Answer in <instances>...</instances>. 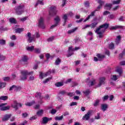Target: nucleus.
<instances>
[{"mask_svg": "<svg viewBox=\"0 0 125 125\" xmlns=\"http://www.w3.org/2000/svg\"><path fill=\"white\" fill-rule=\"evenodd\" d=\"M32 34L31 33L28 32L26 35V37L28 38V42H32L33 41H36V38L35 37V36H31Z\"/></svg>", "mask_w": 125, "mask_h": 125, "instance_id": "6e6552de", "label": "nucleus"}, {"mask_svg": "<svg viewBox=\"0 0 125 125\" xmlns=\"http://www.w3.org/2000/svg\"><path fill=\"white\" fill-rule=\"evenodd\" d=\"M35 103H36V102L33 101L30 103H27L25 104L26 106H32V105H34V104H35Z\"/></svg>", "mask_w": 125, "mask_h": 125, "instance_id": "f704fd0d", "label": "nucleus"}, {"mask_svg": "<svg viewBox=\"0 0 125 125\" xmlns=\"http://www.w3.org/2000/svg\"><path fill=\"white\" fill-rule=\"evenodd\" d=\"M89 83H90V86H92V85H94L95 83V80H94L92 81H91L90 82H89Z\"/></svg>", "mask_w": 125, "mask_h": 125, "instance_id": "052dcab7", "label": "nucleus"}, {"mask_svg": "<svg viewBox=\"0 0 125 125\" xmlns=\"http://www.w3.org/2000/svg\"><path fill=\"white\" fill-rule=\"evenodd\" d=\"M101 109L103 111V112H105L107 109H108V104H102L101 106Z\"/></svg>", "mask_w": 125, "mask_h": 125, "instance_id": "4be33fe9", "label": "nucleus"}, {"mask_svg": "<svg viewBox=\"0 0 125 125\" xmlns=\"http://www.w3.org/2000/svg\"><path fill=\"white\" fill-rule=\"evenodd\" d=\"M125 49L123 50L122 53L119 55L120 58H123V56H125Z\"/></svg>", "mask_w": 125, "mask_h": 125, "instance_id": "79ce46f5", "label": "nucleus"}, {"mask_svg": "<svg viewBox=\"0 0 125 125\" xmlns=\"http://www.w3.org/2000/svg\"><path fill=\"white\" fill-rule=\"evenodd\" d=\"M51 120H52V118H47V117H44L42 118V124L43 125H46V124H47V123H48L49 121H51Z\"/></svg>", "mask_w": 125, "mask_h": 125, "instance_id": "f8f14e48", "label": "nucleus"}, {"mask_svg": "<svg viewBox=\"0 0 125 125\" xmlns=\"http://www.w3.org/2000/svg\"><path fill=\"white\" fill-rule=\"evenodd\" d=\"M25 5L24 4L19 5L15 8L16 14L17 15H21L24 13V8Z\"/></svg>", "mask_w": 125, "mask_h": 125, "instance_id": "7ed1b4c3", "label": "nucleus"}, {"mask_svg": "<svg viewBox=\"0 0 125 125\" xmlns=\"http://www.w3.org/2000/svg\"><path fill=\"white\" fill-rule=\"evenodd\" d=\"M39 4H41V5H43V2H42V0H39L35 4V6H38Z\"/></svg>", "mask_w": 125, "mask_h": 125, "instance_id": "4c0bfd02", "label": "nucleus"}, {"mask_svg": "<svg viewBox=\"0 0 125 125\" xmlns=\"http://www.w3.org/2000/svg\"><path fill=\"white\" fill-rule=\"evenodd\" d=\"M119 8H120L119 5L116 6L115 7H113L112 8V11H116V10H118V9H119Z\"/></svg>", "mask_w": 125, "mask_h": 125, "instance_id": "603ef678", "label": "nucleus"}, {"mask_svg": "<svg viewBox=\"0 0 125 125\" xmlns=\"http://www.w3.org/2000/svg\"><path fill=\"white\" fill-rule=\"evenodd\" d=\"M6 104H2L0 105V110L1 111H7V110H9L10 107L9 106H4V105H6Z\"/></svg>", "mask_w": 125, "mask_h": 125, "instance_id": "9b49d317", "label": "nucleus"}, {"mask_svg": "<svg viewBox=\"0 0 125 125\" xmlns=\"http://www.w3.org/2000/svg\"><path fill=\"white\" fill-rule=\"evenodd\" d=\"M20 89H21V87L20 86H17L15 85H12L10 88H9V90L11 91V90H15V91H19V90H20Z\"/></svg>", "mask_w": 125, "mask_h": 125, "instance_id": "2eb2a0df", "label": "nucleus"}, {"mask_svg": "<svg viewBox=\"0 0 125 125\" xmlns=\"http://www.w3.org/2000/svg\"><path fill=\"white\" fill-rule=\"evenodd\" d=\"M98 2L99 3L100 5L102 6L104 5V2L102 0H98Z\"/></svg>", "mask_w": 125, "mask_h": 125, "instance_id": "49530a36", "label": "nucleus"}, {"mask_svg": "<svg viewBox=\"0 0 125 125\" xmlns=\"http://www.w3.org/2000/svg\"><path fill=\"white\" fill-rule=\"evenodd\" d=\"M90 92L91 91L89 89H87L83 91V93H84V94H85V95H86V96H87V95H89Z\"/></svg>", "mask_w": 125, "mask_h": 125, "instance_id": "473e14b6", "label": "nucleus"}, {"mask_svg": "<svg viewBox=\"0 0 125 125\" xmlns=\"http://www.w3.org/2000/svg\"><path fill=\"white\" fill-rule=\"evenodd\" d=\"M76 30H77V28H74V29H71L70 30H69L68 31V34H72V33H74V32H75V31H76Z\"/></svg>", "mask_w": 125, "mask_h": 125, "instance_id": "5fc2aeb1", "label": "nucleus"}, {"mask_svg": "<svg viewBox=\"0 0 125 125\" xmlns=\"http://www.w3.org/2000/svg\"><path fill=\"white\" fill-rule=\"evenodd\" d=\"M79 49H81V47H76L75 48H73V47H69L68 48V54L67 55V57H70V56H72L73 54H74L73 51L75 50H79Z\"/></svg>", "mask_w": 125, "mask_h": 125, "instance_id": "20e7f679", "label": "nucleus"}, {"mask_svg": "<svg viewBox=\"0 0 125 125\" xmlns=\"http://www.w3.org/2000/svg\"><path fill=\"white\" fill-rule=\"evenodd\" d=\"M51 79H52V77H49L47 78L45 80L43 81V83H48V82H49Z\"/></svg>", "mask_w": 125, "mask_h": 125, "instance_id": "a18cd8bd", "label": "nucleus"}, {"mask_svg": "<svg viewBox=\"0 0 125 125\" xmlns=\"http://www.w3.org/2000/svg\"><path fill=\"white\" fill-rule=\"evenodd\" d=\"M60 63H61V60H60V59L58 58L55 62V65H59V64H60Z\"/></svg>", "mask_w": 125, "mask_h": 125, "instance_id": "ea45409f", "label": "nucleus"}, {"mask_svg": "<svg viewBox=\"0 0 125 125\" xmlns=\"http://www.w3.org/2000/svg\"><path fill=\"white\" fill-rule=\"evenodd\" d=\"M108 98H109V96L108 95L104 96V97H103V101H106V100H108Z\"/></svg>", "mask_w": 125, "mask_h": 125, "instance_id": "bf43d9fd", "label": "nucleus"}, {"mask_svg": "<svg viewBox=\"0 0 125 125\" xmlns=\"http://www.w3.org/2000/svg\"><path fill=\"white\" fill-rule=\"evenodd\" d=\"M84 5L85 7H89V2L88 1H86L84 3Z\"/></svg>", "mask_w": 125, "mask_h": 125, "instance_id": "3c124183", "label": "nucleus"}, {"mask_svg": "<svg viewBox=\"0 0 125 125\" xmlns=\"http://www.w3.org/2000/svg\"><path fill=\"white\" fill-rule=\"evenodd\" d=\"M98 24V22H96V21H95V22H93L91 24V28H95V27H96V26H97Z\"/></svg>", "mask_w": 125, "mask_h": 125, "instance_id": "58836bf2", "label": "nucleus"}, {"mask_svg": "<svg viewBox=\"0 0 125 125\" xmlns=\"http://www.w3.org/2000/svg\"><path fill=\"white\" fill-rule=\"evenodd\" d=\"M97 57L99 61H102V60L105 58V55L101 54H97Z\"/></svg>", "mask_w": 125, "mask_h": 125, "instance_id": "aec40b11", "label": "nucleus"}, {"mask_svg": "<svg viewBox=\"0 0 125 125\" xmlns=\"http://www.w3.org/2000/svg\"><path fill=\"white\" fill-rule=\"evenodd\" d=\"M56 112H57V110H56V109H52V110H51V114H52V115H54V114H56Z\"/></svg>", "mask_w": 125, "mask_h": 125, "instance_id": "0e129e2a", "label": "nucleus"}, {"mask_svg": "<svg viewBox=\"0 0 125 125\" xmlns=\"http://www.w3.org/2000/svg\"><path fill=\"white\" fill-rule=\"evenodd\" d=\"M80 12H84V13H87L88 11L87 10H85L83 8H81L79 10Z\"/></svg>", "mask_w": 125, "mask_h": 125, "instance_id": "09e8293b", "label": "nucleus"}, {"mask_svg": "<svg viewBox=\"0 0 125 125\" xmlns=\"http://www.w3.org/2000/svg\"><path fill=\"white\" fill-rule=\"evenodd\" d=\"M10 117H11V114H6L4 115V118L2 119L3 122H5L6 121H8L9 120Z\"/></svg>", "mask_w": 125, "mask_h": 125, "instance_id": "5701e85b", "label": "nucleus"}, {"mask_svg": "<svg viewBox=\"0 0 125 125\" xmlns=\"http://www.w3.org/2000/svg\"><path fill=\"white\" fill-rule=\"evenodd\" d=\"M34 72H28L27 70H21V76H20L21 81H26L28 78V75H32L33 74Z\"/></svg>", "mask_w": 125, "mask_h": 125, "instance_id": "f03ea898", "label": "nucleus"}, {"mask_svg": "<svg viewBox=\"0 0 125 125\" xmlns=\"http://www.w3.org/2000/svg\"><path fill=\"white\" fill-rule=\"evenodd\" d=\"M116 71L118 74H119V76H122L123 74V68L120 66H118L116 69Z\"/></svg>", "mask_w": 125, "mask_h": 125, "instance_id": "412c9836", "label": "nucleus"}, {"mask_svg": "<svg viewBox=\"0 0 125 125\" xmlns=\"http://www.w3.org/2000/svg\"><path fill=\"white\" fill-rule=\"evenodd\" d=\"M109 27V24L104 23L100 25L95 30L96 34L99 35V38L101 39L103 38V34H104L106 30Z\"/></svg>", "mask_w": 125, "mask_h": 125, "instance_id": "f257e3e1", "label": "nucleus"}, {"mask_svg": "<svg viewBox=\"0 0 125 125\" xmlns=\"http://www.w3.org/2000/svg\"><path fill=\"white\" fill-rule=\"evenodd\" d=\"M8 99V97L7 96H2L0 97V100H3V101H5Z\"/></svg>", "mask_w": 125, "mask_h": 125, "instance_id": "c756f323", "label": "nucleus"}, {"mask_svg": "<svg viewBox=\"0 0 125 125\" xmlns=\"http://www.w3.org/2000/svg\"><path fill=\"white\" fill-rule=\"evenodd\" d=\"M121 3V0H116L113 1L112 3L113 4H120Z\"/></svg>", "mask_w": 125, "mask_h": 125, "instance_id": "c03bdc74", "label": "nucleus"}, {"mask_svg": "<svg viewBox=\"0 0 125 125\" xmlns=\"http://www.w3.org/2000/svg\"><path fill=\"white\" fill-rule=\"evenodd\" d=\"M49 14L50 16H54V15L57 14V10L56 6H53L50 7Z\"/></svg>", "mask_w": 125, "mask_h": 125, "instance_id": "39448f33", "label": "nucleus"}, {"mask_svg": "<svg viewBox=\"0 0 125 125\" xmlns=\"http://www.w3.org/2000/svg\"><path fill=\"white\" fill-rule=\"evenodd\" d=\"M18 106L19 107H22V104L20 103H17V102H14V104L12 105V107L14 108V109H15L16 110L18 109Z\"/></svg>", "mask_w": 125, "mask_h": 125, "instance_id": "f3484780", "label": "nucleus"}, {"mask_svg": "<svg viewBox=\"0 0 125 125\" xmlns=\"http://www.w3.org/2000/svg\"><path fill=\"white\" fill-rule=\"evenodd\" d=\"M111 13L108 11H105L104 12L103 15H108V14H110Z\"/></svg>", "mask_w": 125, "mask_h": 125, "instance_id": "774afa93", "label": "nucleus"}, {"mask_svg": "<svg viewBox=\"0 0 125 125\" xmlns=\"http://www.w3.org/2000/svg\"><path fill=\"white\" fill-rule=\"evenodd\" d=\"M41 50H42L41 49L35 48L34 49V52H35V53H37L39 54L41 53Z\"/></svg>", "mask_w": 125, "mask_h": 125, "instance_id": "c9c22d12", "label": "nucleus"}, {"mask_svg": "<svg viewBox=\"0 0 125 125\" xmlns=\"http://www.w3.org/2000/svg\"><path fill=\"white\" fill-rule=\"evenodd\" d=\"M120 78V76H116V75H112L111 76V79L112 81H117Z\"/></svg>", "mask_w": 125, "mask_h": 125, "instance_id": "393cba45", "label": "nucleus"}, {"mask_svg": "<svg viewBox=\"0 0 125 125\" xmlns=\"http://www.w3.org/2000/svg\"><path fill=\"white\" fill-rule=\"evenodd\" d=\"M59 94L62 95H66L67 94V92L65 90H61L59 92Z\"/></svg>", "mask_w": 125, "mask_h": 125, "instance_id": "37998d69", "label": "nucleus"}, {"mask_svg": "<svg viewBox=\"0 0 125 125\" xmlns=\"http://www.w3.org/2000/svg\"><path fill=\"white\" fill-rule=\"evenodd\" d=\"M66 14L67 15V16H70V17H73V16H74V15H75V14H74L72 12H69V13H68Z\"/></svg>", "mask_w": 125, "mask_h": 125, "instance_id": "de8ad7c7", "label": "nucleus"}, {"mask_svg": "<svg viewBox=\"0 0 125 125\" xmlns=\"http://www.w3.org/2000/svg\"><path fill=\"white\" fill-rule=\"evenodd\" d=\"M105 81H106V78L105 77H101L100 78L99 83L98 84L97 87H100L102 84H104L105 83Z\"/></svg>", "mask_w": 125, "mask_h": 125, "instance_id": "ddd939ff", "label": "nucleus"}, {"mask_svg": "<svg viewBox=\"0 0 125 125\" xmlns=\"http://www.w3.org/2000/svg\"><path fill=\"white\" fill-rule=\"evenodd\" d=\"M97 11V10H95L91 13V14L88 16V17L84 20V22H86V21L89 20L91 17H93L94 16V14H95V12Z\"/></svg>", "mask_w": 125, "mask_h": 125, "instance_id": "dca6fc26", "label": "nucleus"}, {"mask_svg": "<svg viewBox=\"0 0 125 125\" xmlns=\"http://www.w3.org/2000/svg\"><path fill=\"white\" fill-rule=\"evenodd\" d=\"M90 115H91V111H88V112L83 117V119L85 120V121H88L90 118Z\"/></svg>", "mask_w": 125, "mask_h": 125, "instance_id": "4468645a", "label": "nucleus"}, {"mask_svg": "<svg viewBox=\"0 0 125 125\" xmlns=\"http://www.w3.org/2000/svg\"><path fill=\"white\" fill-rule=\"evenodd\" d=\"M3 79V81H4V82H8V81L10 80V77H4Z\"/></svg>", "mask_w": 125, "mask_h": 125, "instance_id": "4d7b16f0", "label": "nucleus"}, {"mask_svg": "<svg viewBox=\"0 0 125 125\" xmlns=\"http://www.w3.org/2000/svg\"><path fill=\"white\" fill-rule=\"evenodd\" d=\"M5 60V57L4 56L0 55V60L3 61Z\"/></svg>", "mask_w": 125, "mask_h": 125, "instance_id": "338daca9", "label": "nucleus"}, {"mask_svg": "<svg viewBox=\"0 0 125 125\" xmlns=\"http://www.w3.org/2000/svg\"><path fill=\"white\" fill-rule=\"evenodd\" d=\"M36 98H40L41 100L43 99V96H42V94L40 92L36 93L35 95Z\"/></svg>", "mask_w": 125, "mask_h": 125, "instance_id": "b1692460", "label": "nucleus"}, {"mask_svg": "<svg viewBox=\"0 0 125 125\" xmlns=\"http://www.w3.org/2000/svg\"><path fill=\"white\" fill-rule=\"evenodd\" d=\"M99 102H100V101L99 100H97L95 103L94 104V106L95 107H96L99 104Z\"/></svg>", "mask_w": 125, "mask_h": 125, "instance_id": "13d9d810", "label": "nucleus"}, {"mask_svg": "<svg viewBox=\"0 0 125 125\" xmlns=\"http://www.w3.org/2000/svg\"><path fill=\"white\" fill-rule=\"evenodd\" d=\"M9 21L10 23H16V20H15L14 18H10L9 19Z\"/></svg>", "mask_w": 125, "mask_h": 125, "instance_id": "a19ab883", "label": "nucleus"}, {"mask_svg": "<svg viewBox=\"0 0 125 125\" xmlns=\"http://www.w3.org/2000/svg\"><path fill=\"white\" fill-rule=\"evenodd\" d=\"M78 104V103L77 102H72L70 104V106L71 107H73V106H76Z\"/></svg>", "mask_w": 125, "mask_h": 125, "instance_id": "e2e57ef3", "label": "nucleus"}, {"mask_svg": "<svg viewBox=\"0 0 125 125\" xmlns=\"http://www.w3.org/2000/svg\"><path fill=\"white\" fill-rule=\"evenodd\" d=\"M60 17L58 16H56L54 19L55 24L50 27V29H54L55 27H57V26H58V24H59V22H60Z\"/></svg>", "mask_w": 125, "mask_h": 125, "instance_id": "0eeeda50", "label": "nucleus"}, {"mask_svg": "<svg viewBox=\"0 0 125 125\" xmlns=\"http://www.w3.org/2000/svg\"><path fill=\"white\" fill-rule=\"evenodd\" d=\"M35 49V47L34 46H32L31 47L27 46L26 50L27 51H32Z\"/></svg>", "mask_w": 125, "mask_h": 125, "instance_id": "c85d7f7f", "label": "nucleus"}, {"mask_svg": "<svg viewBox=\"0 0 125 125\" xmlns=\"http://www.w3.org/2000/svg\"><path fill=\"white\" fill-rule=\"evenodd\" d=\"M8 30V28L7 27L4 28L3 27H1L0 28V31H7Z\"/></svg>", "mask_w": 125, "mask_h": 125, "instance_id": "680f3d73", "label": "nucleus"}, {"mask_svg": "<svg viewBox=\"0 0 125 125\" xmlns=\"http://www.w3.org/2000/svg\"><path fill=\"white\" fill-rule=\"evenodd\" d=\"M62 19H63L64 22L63 24V25H65V24H66V22H67V20H68V15H67V14L63 15V17H62Z\"/></svg>", "mask_w": 125, "mask_h": 125, "instance_id": "a878e982", "label": "nucleus"}, {"mask_svg": "<svg viewBox=\"0 0 125 125\" xmlns=\"http://www.w3.org/2000/svg\"><path fill=\"white\" fill-rule=\"evenodd\" d=\"M112 5H113V4L112 3H107L104 5V8L107 10H111Z\"/></svg>", "mask_w": 125, "mask_h": 125, "instance_id": "a211bd4d", "label": "nucleus"}, {"mask_svg": "<svg viewBox=\"0 0 125 125\" xmlns=\"http://www.w3.org/2000/svg\"><path fill=\"white\" fill-rule=\"evenodd\" d=\"M5 42H6L5 40H0V44L3 45L5 44Z\"/></svg>", "mask_w": 125, "mask_h": 125, "instance_id": "6e6d98bb", "label": "nucleus"}, {"mask_svg": "<svg viewBox=\"0 0 125 125\" xmlns=\"http://www.w3.org/2000/svg\"><path fill=\"white\" fill-rule=\"evenodd\" d=\"M24 31V28H17L15 29L16 33H18L20 34V33L23 32Z\"/></svg>", "mask_w": 125, "mask_h": 125, "instance_id": "7c9ffc66", "label": "nucleus"}, {"mask_svg": "<svg viewBox=\"0 0 125 125\" xmlns=\"http://www.w3.org/2000/svg\"><path fill=\"white\" fill-rule=\"evenodd\" d=\"M38 26L42 29H44L45 28V25H44V19L42 17H41L38 21Z\"/></svg>", "mask_w": 125, "mask_h": 125, "instance_id": "423d86ee", "label": "nucleus"}, {"mask_svg": "<svg viewBox=\"0 0 125 125\" xmlns=\"http://www.w3.org/2000/svg\"><path fill=\"white\" fill-rule=\"evenodd\" d=\"M121 36H118L117 37V38L116 39V44H119V43H120V41H121Z\"/></svg>", "mask_w": 125, "mask_h": 125, "instance_id": "72a5a7b5", "label": "nucleus"}, {"mask_svg": "<svg viewBox=\"0 0 125 125\" xmlns=\"http://www.w3.org/2000/svg\"><path fill=\"white\" fill-rule=\"evenodd\" d=\"M95 120H100V114L97 113V116H95Z\"/></svg>", "mask_w": 125, "mask_h": 125, "instance_id": "864d4df0", "label": "nucleus"}, {"mask_svg": "<svg viewBox=\"0 0 125 125\" xmlns=\"http://www.w3.org/2000/svg\"><path fill=\"white\" fill-rule=\"evenodd\" d=\"M5 85H6V83H0V89H1V88H3V87H5Z\"/></svg>", "mask_w": 125, "mask_h": 125, "instance_id": "e433bc0d", "label": "nucleus"}, {"mask_svg": "<svg viewBox=\"0 0 125 125\" xmlns=\"http://www.w3.org/2000/svg\"><path fill=\"white\" fill-rule=\"evenodd\" d=\"M55 121H62L63 120V115H62L60 117L56 116L55 117Z\"/></svg>", "mask_w": 125, "mask_h": 125, "instance_id": "2f4dec72", "label": "nucleus"}, {"mask_svg": "<svg viewBox=\"0 0 125 125\" xmlns=\"http://www.w3.org/2000/svg\"><path fill=\"white\" fill-rule=\"evenodd\" d=\"M119 21L120 22H123V21H125V17L123 16H121L119 19H118Z\"/></svg>", "mask_w": 125, "mask_h": 125, "instance_id": "8fccbe9b", "label": "nucleus"}, {"mask_svg": "<svg viewBox=\"0 0 125 125\" xmlns=\"http://www.w3.org/2000/svg\"><path fill=\"white\" fill-rule=\"evenodd\" d=\"M114 43H111L109 44V47L110 49H113V48H114Z\"/></svg>", "mask_w": 125, "mask_h": 125, "instance_id": "69168bd1", "label": "nucleus"}, {"mask_svg": "<svg viewBox=\"0 0 125 125\" xmlns=\"http://www.w3.org/2000/svg\"><path fill=\"white\" fill-rule=\"evenodd\" d=\"M36 115L38 116L39 117H40L41 116H42L43 115V110L41 109L37 111Z\"/></svg>", "mask_w": 125, "mask_h": 125, "instance_id": "bb28decb", "label": "nucleus"}, {"mask_svg": "<svg viewBox=\"0 0 125 125\" xmlns=\"http://www.w3.org/2000/svg\"><path fill=\"white\" fill-rule=\"evenodd\" d=\"M50 74H51V71L50 70H49L48 72L44 73L40 72L39 77L40 79H43L44 78L47 77V76H49V75H50Z\"/></svg>", "mask_w": 125, "mask_h": 125, "instance_id": "1a4fd4ad", "label": "nucleus"}, {"mask_svg": "<svg viewBox=\"0 0 125 125\" xmlns=\"http://www.w3.org/2000/svg\"><path fill=\"white\" fill-rule=\"evenodd\" d=\"M119 29H124V26L122 25H115L110 27V30H118Z\"/></svg>", "mask_w": 125, "mask_h": 125, "instance_id": "6ab92c4d", "label": "nucleus"}, {"mask_svg": "<svg viewBox=\"0 0 125 125\" xmlns=\"http://www.w3.org/2000/svg\"><path fill=\"white\" fill-rule=\"evenodd\" d=\"M20 63L22 65L28 64V57L26 56H23L21 60L20 61Z\"/></svg>", "mask_w": 125, "mask_h": 125, "instance_id": "9d476101", "label": "nucleus"}, {"mask_svg": "<svg viewBox=\"0 0 125 125\" xmlns=\"http://www.w3.org/2000/svg\"><path fill=\"white\" fill-rule=\"evenodd\" d=\"M55 85L57 86V87H60V86H63L64 83L62 82H58L55 83Z\"/></svg>", "mask_w": 125, "mask_h": 125, "instance_id": "cd10ccee", "label": "nucleus"}]
</instances>
